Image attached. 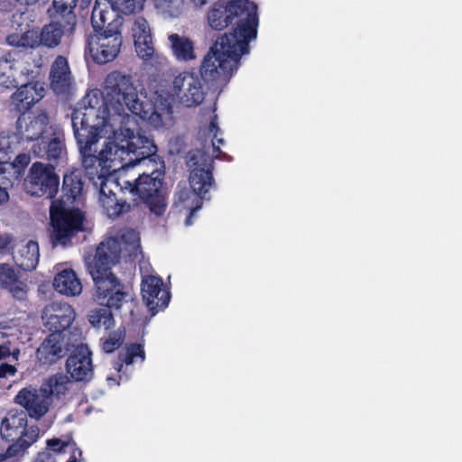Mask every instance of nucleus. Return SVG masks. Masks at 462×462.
<instances>
[{
  "mask_svg": "<svg viewBox=\"0 0 462 462\" xmlns=\"http://www.w3.org/2000/svg\"><path fill=\"white\" fill-rule=\"evenodd\" d=\"M16 368L6 363H0V378H6L9 375H14Z\"/></svg>",
  "mask_w": 462,
  "mask_h": 462,
  "instance_id": "46",
  "label": "nucleus"
},
{
  "mask_svg": "<svg viewBox=\"0 0 462 462\" xmlns=\"http://www.w3.org/2000/svg\"><path fill=\"white\" fill-rule=\"evenodd\" d=\"M51 310L49 315L45 313L44 327L50 333L63 334L74 322L76 312L71 305L66 302L53 303Z\"/></svg>",
  "mask_w": 462,
  "mask_h": 462,
  "instance_id": "21",
  "label": "nucleus"
},
{
  "mask_svg": "<svg viewBox=\"0 0 462 462\" xmlns=\"http://www.w3.org/2000/svg\"><path fill=\"white\" fill-rule=\"evenodd\" d=\"M141 289H165L161 276L157 274L143 275L141 282Z\"/></svg>",
  "mask_w": 462,
  "mask_h": 462,
  "instance_id": "45",
  "label": "nucleus"
},
{
  "mask_svg": "<svg viewBox=\"0 0 462 462\" xmlns=\"http://www.w3.org/2000/svg\"><path fill=\"white\" fill-rule=\"evenodd\" d=\"M192 2H193L196 5H199V6H201V5H205V4L208 2V0H192Z\"/></svg>",
  "mask_w": 462,
  "mask_h": 462,
  "instance_id": "55",
  "label": "nucleus"
},
{
  "mask_svg": "<svg viewBox=\"0 0 462 462\" xmlns=\"http://www.w3.org/2000/svg\"><path fill=\"white\" fill-rule=\"evenodd\" d=\"M172 92L186 107H196L205 98V91L199 77L194 72L183 71L172 81Z\"/></svg>",
  "mask_w": 462,
  "mask_h": 462,
  "instance_id": "13",
  "label": "nucleus"
},
{
  "mask_svg": "<svg viewBox=\"0 0 462 462\" xmlns=\"http://www.w3.org/2000/svg\"><path fill=\"white\" fill-rule=\"evenodd\" d=\"M70 384L69 378L62 374L57 373L49 376L41 385L42 392H43L52 403L53 398L57 400L61 399L65 396L69 391V385Z\"/></svg>",
  "mask_w": 462,
  "mask_h": 462,
  "instance_id": "27",
  "label": "nucleus"
},
{
  "mask_svg": "<svg viewBox=\"0 0 462 462\" xmlns=\"http://www.w3.org/2000/svg\"><path fill=\"white\" fill-rule=\"evenodd\" d=\"M54 289H83V284L76 272L66 268L59 272L53 279Z\"/></svg>",
  "mask_w": 462,
  "mask_h": 462,
  "instance_id": "32",
  "label": "nucleus"
},
{
  "mask_svg": "<svg viewBox=\"0 0 462 462\" xmlns=\"http://www.w3.org/2000/svg\"><path fill=\"white\" fill-rule=\"evenodd\" d=\"M11 291L15 292V293H14V296H16V293H19V292H26V291H18V290Z\"/></svg>",
  "mask_w": 462,
  "mask_h": 462,
  "instance_id": "57",
  "label": "nucleus"
},
{
  "mask_svg": "<svg viewBox=\"0 0 462 462\" xmlns=\"http://www.w3.org/2000/svg\"><path fill=\"white\" fill-rule=\"evenodd\" d=\"M106 12L94 6L91 23L94 33L86 40V51L97 64H106L114 60L120 52L123 42L117 20L106 22Z\"/></svg>",
  "mask_w": 462,
  "mask_h": 462,
  "instance_id": "3",
  "label": "nucleus"
},
{
  "mask_svg": "<svg viewBox=\"0 0 462 462\" xmlns=\"http://www.w3.org/2000/svg\"><path fill=\"white\" fill-rule=\"evenodd\" d=\"M69 446H76V443L71 437H69L67 440H62L58 438H53L47 440V448L55 453H64L66 451V448Z\"/></svg>",
  "mask_w": 462,
  "mask_h": 462,
  "instance_id": "44",
  "label": "nucleus"
},
{
  "mask_svg": "<svg viewBox=\"0 0 462 462\" xmlns=\"http://www.w3.org/2000/svg\"><path fill=\"white\" fill-rule=\"evenodd\" d=\"M104 89L115 114L121 115L126 109L142 119L150 116L152 106L140 99L131 75L111 71L105 79Z\"/></svg>",
  "mask_w": 462,
  "mask_h": 462,
  "instance_id": "4",
  "label": "nucleus"
},
{
  "mask_svg": "<svg viewBox=\"0 0 462 462\" xmlns=\"http://www.w3.org/2000/svg\"><path fill=\"white\" fill-rule=\"evenodd\" d=\"M79 0H53L52 8L49 9L50 16L61 20L65 28L72 33L77 25L75 8Z\"/></svg>",
  "mask_w": 462,
  "mask_h": 462,
  "instance_id": "24",
  "label": "nucleus"
},
{
  "mask_svg": "<svg viewBox=\"0 0 462 462\" xmlns=\"http://www.w3.org/2000/svg\"><path fill=\"white\" fill-rule=\"evenodd\" d=\"M12 242V238L9 235H1L0 234V249H6L9 247Z\"/></svg>",
  "mask_w": 462,
  "mask_h": 462,
  "instance_id": "49",
  "label": "nucleus"
},
{
  "mask_svg": "<svg viewBox=\"0 0 462 462\" xmlns=\"http://www.w3.org/2000/svg\"><path fill=\"white\" fill-rule=\"evenodd\" d=\"M16 3L24 5H32L36 4L39 0H14Z\"/></svg>",
  "mask_w": 462,
  "mask_h": 462,
  "instance_id": "53",
  "label": "nucleus"
},
{
  "mask_svg": "<svg viewBox=\"0 0 462 462\" xmlns=\"http://www.w3.org/2000/svg\"><path fill=\"white\" fill-rule=\"evenodd\" d=\"M32 60H28L27 62H21V67H18V71L20 72V77H23L24 82H34L35 79L38 76V70L37 68L40 67V64H34L33 66L31 65ZM23 80L19 79V82Z\"/></svg>",
  "mask_w": 462,
  "mask_h": 462,
  "instance_id": "42",
  "label": "nucleus"
},
{
  "mask_svg": "<svg viewBox=\"0 0 462 462\" xmlns=\"http://www.w3.org/2000/svg\"><path fill=\"white\" fill-rule=\"evenodd\" d=\"M97 292H98L97 295L98 300L101 298H107L106 303L100 302V304L105 305L106 309L109 310H120L123 303L131 298L127 291H97Z\"/></svg>",
  "mask_w": 462,
  "mask_h": 462,
  "instance_id": "33",
  "label": "nucleus"
},
{
  "mask_svg": "<svg viewBox=\"0 0 462 462\" xmlns=\"http://www.w3.org/2000/svg\"><path fill=\"white\" fill-rule=\"evenodd\" d=\"M115 155L122 162V167L135 166L143 161L149 160L155 155L157 147L153 141L134 130L120 127L116 133Z\"/></svg>",
  "mask_w": 462,
  "mask_h": 462,
  "instance_id": "8",
  "label": "nucleus"
},
{
  "mask_svg": "<svg viewBox=\"0 0 462 462\" xmlns=\"http://www.w3.org/2000/svg\"><path fill=\"white\" fill-rule=\"evenodd\" d=\"M134 48L138 57L144 60L152 59L155 52L152 39L146 42H135Z\"/></svg>",
  "mask_w": 462,
  "mask_h": 462,
  "instance_id": "43",
  "label": "nucleus"
},
{
  "mask_svg": "<svg viewBox=\"0 0 462 462\" xmlns=\"http://www.w3.org/2000/svg\"><path fill=\"white\" fill-rule=\"evenodd\" d=\"M49 124V116L46 112L23 113L16 121V130L22 139L26 141L41 140Z\"/></svg>",
  "mask_w": 462,
  "mask_h": 462,
  "instance_id": "19",
  "label": "nucleus"
},
{
  "mask_svg": "<svg viewBox=\"0 0 462 462\" xmlns=\"http://www.w3.org/2000/svg\"><path fill=\"white\" fill-rule=\"evenodd\" d=\"M168 40L172 55L178 61L189 62L196 59L194 42L189 37L171 33Z\"/></svg>",
  "mask_w": 462,
  "mask_h": 462,
  "instance_id": "26",
  "label": "nucleus"
},
{
  "mask_svg": "<svg viewBox=\"0 0 462 462\" xmlns=\"http://www.w3.org/2000/svg\"><path fill=\"white\" fill-rule=\"evenodd\" d=\"M66 371L76 382L88 381L93 375L92 353L86 344L76 346L66 361Z\"/></svg>",
  "mask_w": 462,
  "mask_h": 462,
  "instance_id": "15",
  "label": "nucleus"
},
{
  "mask_svg": "<svg viewBox=\"0 0 462 462\" xmlns=\"http://www.w3.org/2000/svg\"><path fill=\"white\" fill-rule=\"evenodd\" d=\"M76 106L101 108L111 106L107 99L104 97L103 93L98 89L88 91L83 98L77 103Z\"/></svg>",
  "mask_w": 462,
  "mask_h": 462,
  "instance_id": "36",
  "label": "nucleus"
},
{
  "mask_svg": "<svg viewBox=\"0 0 462 462\" xmlns=\"http://www.w3.org/2000/svg\"><path fill=\"white\" fill-rule=\"evenodd\" d=\"M7 457H10L8 455H7V448L5 449V451L4 450V448H0V461H3L5 460V458Z\"/></svg>",
  "mask_w": 462,
  "mask_h": 462,
  "instance_id": "54",
  "label": "nucleus"
},
{
  "mask_svg": "<svg viewBox=\"0 0 462 462\" xmlns=\"http://www.w3.org/2000/svg\"><path fill=\"white\" fill-rule=\"evenodd\" d=\"M6 43L10 46L22 48L18 51H26L32 54V49L36 46V42L32 41L28 32H24L22 34L12 33L6 37Z\"/></svg>",
  "mask_w": 462,
  "mask_h": 462,
  "instance_id": "37",
  "label": "nucleus"
},
{
  "mask_svg": "<svg viewBox=\"0 0 462 462\" xmlns=\"http://www.w3.org/2000/svg\"><path fill=\"white\" fill-rule=\"evenodd\" d=\"M10 348L6 346L0 345V361L10 356Z\"/></svg>",
  "mask_w": 462,
  "mask_h": 462,
  "instance_id": "50",
  "label": "nucleus"
},
{
  "mask_svg": "<svg viewBox=\"0 0 462 462\" xmlns=\"http://www.w3.org/2000/svg\"><path fill=\"white\" fill-rule=\"evenodd\" d=\"M116 255V250L109 243H100L97 247L89 273L96 289H123L118 278L111 272L110 263Z\"/></svg>",
  "mask_w": 462,
  "mask_h": 462,
  "instance_id": "11",
  "label": "nucleus"
},
{
  "mask_svg": "<svg viewBox=\"0 0 462 462\" xmlns=\"http://www.w3.org/2000/svg\"><path fill=\"white\" fill-rule=\"evenodd\" d=\"M39 257V245L32 240L20 245L17 250L13 252V259L15 264L25 271L34 270L38 265Z\"/></svg>",
  "mask_w": 462,
  "mask_h": 462,
  "instance_id": "25",
  "label": "nucleus"
},
{
  "mask_svg": "<svg viewBox=\"0 0 462 462\" xmlns=\"http://www.w3.org/2000/svg\"><path fill=\"white\" fill-rule=\"evenodd\" d=\"M88 319L91 326L97 328L109 329L115 325L112 311L106 308H97L90 310Z\"/></svg>",
  "mask_w": 462,
  "mask_h": 462,
  "instance_id": "34",
  "label": "nucleus"
},
{
  "mask_svg": "<svg viewBox=\"0 0 462 462\" xmlns=\"http://www.w3.org/2000/svg\"><path fill=\"white\" fill-rule=\"evenodd\" d=\"M53 21L44 25L40 33V43L48 48H54L60 43L65 32H69L61 20Z\"/></svg>",
  "mask_w": 462,
  "mask_h": 462,
  "instance_id": "29",
  "label": "nucleus"
},
{
  "mask_svg": "<svg viewBox=\"0 0 462 462\" xmlns=\"http://www.w3.org/2000/svg\"><path fill=\"white\" fill-rule=\"evenodd\" d=\"M70 351L69 339L64 334L50 333L36 350L38 361L51 365L64 358Z\"/></svg>",
  "mask_w": 462,
  "mask_h": 462,
  "instance_id": "14",
  "label": "nucleus"
},
{
  "mask_svg": "<svg viewBox=\"0 0 462 462\" xmlns=\"http://www.w3.org/2000/svg\"><path fill=\"white\" fill-rule=\"evenodd\" d=\"M34 462H54V457L51 455V450L47 448L46 450L37 454Z\"/></svg>",
  "mask_w": 462,
  "mask_h": 462,
  "instance_id": "47",
  "label": "nucleus"
},
{
  "mask_svg": "<svg viewBox=\"0 0 462 462\" xmlns=\"http://www.w3.org/2000/svg\"><path fill=\"white\" fill-rule=\"evenodd\" d=\"M110 107L101 108L75 106L71 114V124L75 139H99V131L110 120Z\"/></svg>",
  "mask_w": 462,
  "mask_h": 462,
  "instance_id": "9",
  "label": "nucleus"
},
{
  "mask_svg": "<svg viewBox=\"0 0 462 462\" xmlns=\"http://www.w3.org/2000/svg\"><path fill=\"white\" fill-rule=\"evenodd\" d=\"M207 21L215 31L232 26L217 37L199 67L201 79L213 85L229 79L241 56L249 53V42L257 36L258 7L250 0H217L209 7Z\"/></svg>",
  "mask_w": 462,
  "mask_h": 462,
  "instance_id": "1",
  "label": "nucleus"
},
{
  "mask_svg": "<svg viewBox=\"0 0 462 462\" xmlns=\"http://www.w3.org/2000/svg\"><path fill=\"white\" fill-rule=\"evenodd\" d=\"M199 151H197L189 152L188 156V165L192 168L189 173L191 190L182 189L178 192V201L189 210L185 220L187 226L191 225L192 217L202 206L201 200L206 199L209 189L215 184L212 170L199 164Z\"/></svg>",
  "mask_w": 462,
  "mask_h": 462,
  "instance_id": "5",
  "label": "nucleus"
},
{
  "mask_svg": "<svg viewBox=\"0 0 462 462\" xmlns=\"http://www.w3.org/2000/svg\"><path fill=\"white\" fill-rule=\"evenodd\" d=\"M84 182L80 170H72L63 176L61 186L62 196L53 200L50 208L52 232L51 242L54 245H68L79 232L84 230L86 219L84 212L79 208H67V204H73L81 195Z\"/></svg>",
  "mask_w": 462,
  "mask_h": 462,
  "instance_id": "2",
  "label": "nucleus"
},
{
  "mask_svg": "<svg viewBox=\"0 0 462 462\" xmlns=\"http://www.w3.org/2000/svg\"><path fill=\"white\" fill-rule=\"evenodd\" d=\"M183 0H153L155 9L168 17H178L183 8Z\"/></svg>",
  "mask_w": 462,
  "mask_h": 462,
  "instance_id": "35",
  "label": "nucleus"
},
{
  "mask_svg": "<svg viewBox=\"0 0 462 462\" xmlns=\"http://www.w3.org/2000/svg\"><path fill=\"white\" fill-rule=\"evenodd\" d=\"M113 10L130 14L142 10L145 0H108Z\"/></svg>",
  "mask_w": 462,
  "mask_h": 462,
  "instance_id": "39",
  "label": "nucleus"
},
{
  "mask_svg": "<svg viewBox=\"0 0 462 462\" xmlns=\"http://www.w3.org/2000/svg\"><path fill=\"white\" fill-rule=\"evenodd\" d=\"M125 337V332L124 329L118 328L110 332L106 338L101 339L102 350L107 354L113 353L122 346Z\"/></svg>",
  "mask_w": 462,
  "mask_h": 462,
  "instance_id": "38",
  "label": "nucleus"
},
{
  "mask_svg": "<svg viewBox=\"0 0 462 462\" xmlns=\"http://www.w3.org/2000/svg\"><path fill=\"white\" fill-rule=\"evenodd\" d=\"M98 140L99 139L95 136H92L90 139H76L86 175L93 181L96 178L100 180L107 179L109 175L106 162L111 160L108 158V154L111 153V148H109V150L106 148L103 149L97 155L96 150L94 151L92 146L96 144Z\"/></svg>",
  "mask_w": 462,
  "mask_h": 462,
  "instance_id": "12",
  "label": "nucleus"
},
{
  "mask_svg": "<svg viewBox=\"0 0 462 462\" xmlns=\"http://www.w3.org/2000/svg\"><path fill=\"white\" fill-rule=\"evenodd\" d=\"M207 135L211 137V143L213 146L214 152H220L219 146L224 144V139L219 137L218 134H221V129L217 124V116L216 114L213 115L210 120V124L207 128Z\"/></svg>",
  "mask_w": 462,
  "mask_h": 462,
  "instance_id": "41",
  "label": "nucleus"
},
{
  "mask_svg": "<svg viewBox=\"0 0 462 462\" xmlns=\"http://www.w3.org/2000/svg\"><path fill=\"white\" fill-rule=\"evenodd\" d=\"M23 184L26 192L32 196L53 199L59 189L60 177L53 165L35 162L32 164Z\"/></svg>",
  "mask_w": 462,
  "mask_h": 462,
  "instance_id": "10",
  "label": "nucleus"
},
{
  "mask_svg": "<svg viewBox=\"0 0 462 462\" xmlns=\"http://www.w3.org/2000/svg\"><path fill=\"white\" fill-rule=\"evenodd\" d=\"M30 162L29 155L25 153H21L16 156L14 160V164L17 166H21L22 168H25Z\"/></svg>",
  "mask_w": 462,
  "mask_h": 462,
  "instance_id": "48",
  "label": "nucleus"
},
{
  "mask_svg": "<svg viewBox=\"0 0 462 462\" xmlns=\"http://www.w3.org/2000/svg\"><path fill=\"white\" fill-rule=\"evenodd\" d=\"M119 181L113 179H105L100 182L98 200L104 212L109 218L115 219L131 209L130 203L116 198L112 187L122 186Z\"/></svg>",
  "mask_w": 462,
  "mask_h": 462,
  "instance_id": "17",
  "label": "nucleus"
},
{
  "mask_svg": "<svg viewBox=\"0 0 462 462\" xmlns=\"http://www.w3.org/2000/svg\"><path fill=\"white\" fill-rule=\"evenodd\" d=\"M27 414L23 411L11 410L2 420L0 435L3 439L13 442L7 448L9 457L18 456L39 438V428L27 424Z\"/></svg>",
  "mask_w": 462,
  "mask_h": 462,
  "instance_id": "6",
  "label": "nucleus"
},
{
  "mask_svg": "<svg viewBox=\"0 0 462 462\" xmlns=\"http://www.w3.org/2000/svg\"><path fill=\"white\" fill-rule=\"evenodd\" d=\"M32 152L39 158L57 162L66 152L63 134L52 133L50 136H42V139L32 146Z\"/></svg>",
  "mask_w": 462,
  "mask_h": 462,
  "instance_id": "22",
  "label": "nucleus"
},
{
  "mask_svg": "<svg viewBox=\"0 0 462 462\" xmlns=\"http://www.w3.org/2000/svg\"><path fill=\"white\" fill-rule=\"evenodd\" d=\"M155 169L150 174H140L134 181L124 180L121 190L127 189L132 195L137 196L157 217L164 214L165 199L162 193L164 176V165Z\"/></svg>",
  "mask_w": 462,
  "mask_h": 462,
  "instance_id": "7",
  "label": "nucleus"
},
{
  "mask_svg": "<svg viewBox=\"0 0 462 462\" xmlns=\"http://www.w3.org/2000/svg\"><path fill=\"white\" fill-rule=\"evenodd\" d=\"M60 294L66 295V296H79L82 291H58Z\"/></svg>",
  "mask_w": 462,
  "mask_h": 462,
  "instance_id": "52",
  "label": "nucleus"
},
{
  "mask_svg": "<svg viewBox=\"0 0 462 462\" xmlns=\"http://www.w3.org/2000/svg\"><path fill=\"white\" fill-rule=\"evenodd\" d=\"M32 60V53L26 51L10 50L0 57V86L5 88H14L19 85L17 76L21 62Z\"/></svg>",
  "mask_w": 462,
  "mask_h": 462,
  "instance_id": "16",
  "label": "nucleus"
},
{
  "mask_svg": "<svg viewBox=\"0 0 462 462\" xmlns=\"http://www.w3.org/2000/svg\"><path fill=\"white\" fill-rule=\"evenodd\" d=\"M135 358H140L141 362L145 359V353L143 346L138 343H132L127 345L123 351H120L116 359L113 363V367L120 373L123 369L124 364L126 365H132Z\"/></svg>",
  "mask_w": 462,
  "mask_h": 462,
  "instance_id": "30",
  "label": "nucleus"
},
{
  "mask_svg": "<svg viewBox=\"0 0 462 462\" xmlns=\"http://www.w3.org/2000/svg\"><path fill=\"white\" fill-rule=\"evenodd\" d=\"M14 402L25 409L27 416L35 419L44 416L51 404L41 388H23L16 394Z\"/></svg>",
  "mask_w": 462,
  "mask_h": 462,
  "instance_id": "18",
  "label": "nucleus"
},
{
  "mask_svg": "<svg viewBox=\"0 0 462 462\" xmlns=\"http://www.w3.org/2000/svg\"><path fill=\"white\" fill-rule=\"evenodd\" d=\"M143 300L151 317L163 310L169 305L171 291H141Z\"/></svg>",
  "mask_w": 462,
  "mask_h": 462,
  "instance_id": "28",
  "label": "nucleus"
},
{
  "mask_svg": "<svg viewBox=\"0 0 462 462\" xmlns=\"http://www.w3.org/2000/svg\"><path fill=\"white\" fill-rule=\"evenodd\" d=\"M20 272L9 263H0V288L23 289Z\"/></svg>",
  "mask_w": 462,
  "mask_h": 462,
  "instance_id": "31",
  "label": "nucleus"
},
{
  "mask_svg": "<svg viewBox=\"0 0 462 462\" xmlns=\"http://www.w3.org/2000/svg\"><path fill=\"white\" fill-rule=\"evenodd\" d=\"M9 199V194L5 189L0 187V205L5 203Z\"/></svg>",
  "mask_w": 462,
  "mask_h": 462,
  "instance_id": "51",
  "label": "nucleus"
},
{
  "mask_svg": "<svg viewBox=\"0 0 462 462\" xmlns=\"http://www.w3.org/2000/svg\"><path fill=\"white\" fill-rule=\"evenodd\" d=\"M128 234H129V235H134V231H133V230H129V231H127V232H126V234H124V235H123V238H124L126 235H128Z\"/></svg>",
  "mask_w": 462,
  "mask_h": 462,
  "instance_id": "56",
  "label": "nucleus"
},
{
  "mask_svg": "<svg viewBox=\"0 0 462 462\" xmlns=\"http://www.w3.org/2000/svg\"><path fill=\"white\" fill-rule=\"evenodd\" d=\"M51 87L57 94H64L69 91L71 85V73L67 59L58 56L51 67Z\"/></svg>",
  "mask_w": 462,
  "mask_h": 462,
  "instance_id": "23",
  "label": "nucleus"
},
{
  "mask_svg": "<svg viewBox=\"0 0 462 462\" xmlns=\"http://www.w3.org/2000/svg\"><path fill=\"white\" fill-rule=\"evenodd\" d=\"M45 89L39 81L22 82L11 96V105L18 114L28 112L44 97Z\"/></svg>",
  "mask_w": 462,
  "mask_h": 462,
  "instance_id": "20",
  "label": "nucleus"
},
{
  "mask_svg": "<svg viewBox=\"0 0 462 462\" xmlns=\"http://www.w3.org/2000/svg\"><path fill=\"white\" fill-rule=\"evenodd\" d=\"M134 42L150 41L152 38L151 30L147 21L139 17L136 19L132 27Z\"/></svg>",
  "mask_w": 462,
  "mask_h": 462,
  "instance_id": "40",
  "label": "nucleus"
}]
</instances>
